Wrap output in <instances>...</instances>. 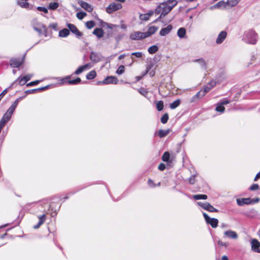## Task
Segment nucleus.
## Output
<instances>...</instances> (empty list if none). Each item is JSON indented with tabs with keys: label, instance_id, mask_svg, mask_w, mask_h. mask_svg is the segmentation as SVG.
<instances>
[{
	"label": "nucleus",
	"instance_id": "obj_1",
	"mask_svg": "<svg viewBox=\"0 0 260 260\" xmlns=\"http://www.w3.org/2000/svg\"><path fill=\"white\" fill-rule=\"evenodd\" d=\"M177 3L173 4L172 5H169L168 3L160 4L155 9V12L157 14H160V16L157 18V20L160 19L162 17L165 16L171 10L176 6Z\"/></svg>",
	"mask_w": 260,
	"mask_h": 260
},
{
	"label": "nucleus",
	"instance_id": "obj_2",
	"mask_svg": "<svg viewBox=\"0 0 260 260\" xmlns=\"http://www.w3.org/2000/svg\"><path fill=\"white\" fill-rule=\"evenodd\" d=\"M242 40L246 43L255 44L257 41V34L254 30L249 29L244 32Z\"/></svg>",
	"mask_w": 260,
	"mask_h": 260
},
{
	"label": "nucleus",
	"instance_id": "obj_3",
	"mask_svg": "<svg viewBox=\"0 0 260 260\" xmlns=\"http://www.w3.org/2000/svg\"><path fill=\"white\" fill-rule=\"evenodd\" d=\"M25 97V95H24L23 96L19 97V98L17 99L13 103V104L8 109L3 117L4 118V119L6 120L9 121L11 119V116L14 112L16 107L17 106L19 102Z\"/></svg>",
	"mask_w": 260,
	"mask_h": 260
},
{
	"label": "nucleus",
	"instance_id": "obj_4",
	"mask_svg": "<svg viewBox=\"0 0 260 260\" xmlns=\"http://www.w3.org/2000/svg\"><path fill=\"white\" fill-rule=\"evenodd\" d=\"M31 24L34 30L37 31L40 35L43 34V31L46 30L45 25L39 22L36 18H34L32 20Z\"/></svg>",
	"mask_w": 260,
	"mask_h": 260
},
{
	"label": "nucleus",
	"instance_id": "obj_5",
	"mask_svg": "<svg viewBox=\"0 0 260 260\" xmlns=\"http://www.w3.org/2000/svg\"><path fill=\"white\" fill-rule=\"evenodd\" d=\"M203 216L206 223L210 224L213 228H215L217 226L218 220L215 218H210L206 213H203Z\"/></svg>",
	"mask_w": 260,
	"mask_h": 260
},
{
	"label": "nucleus",
	"instance_id": "obj_6",
	"mask_svg": "<svg viewBox=\"0 0 260 260\" xmlns=\"http://www.w3.org/2000/svg\"><path fill=\"white\" fill-rule=\"evenodd\" d=\"M122 7L120 4L113 3L110 4L106 8V12L108 14H111L114 12L120 9Z\"/></svg>",
	"mask_w": 260,
	"mask_h": 260
},
{
	"label": "nucleus",
	"instance_id": "obj_7",
	"mask_svg": "<svg viewBox=\"0 0 260 260\" xmlns=\"http://www.w3.org/2000/svg\"><path fill=\"white\" fill-rule=\"evenodd\" d=\"M130 38L133 40H139L146 38L145 32L135 31L132 33L129 36Z\"/></svg>",
	"mask_w": 260,
	"mask_h": 260
},
{
	"label": "nucleus",
	"instance_id": "obj_8",
	"mask_svg": "<svg viewBox=\"0 0 260 260\" xmlns=\"http://www.w3.org/2000/svg\"><path fill=\"white\" fill-rule=\"evenodd\" d=\"M197 204L201 207H202L203 209L205 210H206L209 212H218V210L213 207L211 205H210L209 203L206 202V203H202V202H198Z\"/></svg>",
	"mask_w": 260,
	"mask_h": 260
},
{
	"label": "nucleus",
	"instance_id": "obj_9",
	"mask_svg": "<svg viewBox=\"0 0 260 260\" xmlns=\"http://www.w3.org/2000/svg\"><path fill=\"white\" fill-rule=\"evenodd\" d=\"M67 26L70 31L74 34L78 38H80V37L82 36V33L77 29V27L74 24L68 23Z\"/></svg>",
	"mask_w": 260,
	"mask_h": 260
},
{
	"label": "nucleus",
	"instance_id": "obj_10",
	"mask_svg": "<svg viewBox=\"0 0 260 260\" xmlns=\"http://www.w3.org/2000/svg\"><path fill=\"white\" fill-rule=\"evenodd\" d=\"M70 78V76H67L61 79L62 84H64L65 82H68L69 84L71 85H76L79 83L81 82V79L79 77L77 78L74 80H69Z\"/></svg>",
	"mask_w": 260,
	"mask_h": 260
},
{
	"label": "nucleus",
	"instance_id": "obj_11",
	"mask_svg": "<svg viewBox=\"0 0 260 260\" xmlns=\"http://www.w3.org/2000/svg\"><path fill=\"white\" fill-rule=\"evenodd\" d=\"M23 61V59L12 58L10 61V64L12 68H18L22 64Z\"/></svg>",
	"mask_w": 260,
	"mask_h": 260
},
{
	"label": "nucleus",
	"instance_id": "obj_12",
	"mask_svg": "<svg viewBox=\"0 0 260 260\" xmlns=\"http://www.w3.org/2000/svg\"><path fill=\"white\" fill-rule=\"evenodd\" d=\"M227 36V32L224 31H221L218 35L216 40V43L217 44H221L225 39Z\"/></svg>",
	"mask_w": 260,
	"mask_h": 260
},
{
	"label": "nucleus",
	"instance_id": "obj_13",
	"mask_svg": "<svg viewBox=\"0 0 260 260\" xmlns=\"http://www.w3.org/2000/svg\"><path fill=\"white\" fill-rule=\"evenodd\" d=\"M118 82L117 78L113 76H109L106 78L103 81V84H116Z\"/></svg>",
	"mask_w": 260,
	"mask_h": 260
},
{
	"label": "nucleus",
	"instance_id": "obj_14",
	"mask_svg": "<svg viewBox=\"0 0 260 260\" xmlns=\"http://www.w3.org/2000/svg\"><path fill=\"white\" fill-rule=\"evenodd\" d=\"M101 55L95 52L92 51L90 55V60L94 63L98 62L101 60Z\"/></svg>",
	"mask_w": 260,
	"mask_h": 260
},
{
	"label": "nucleus",
	"instance_id": "obj_15",
	"mask_svg": "<svg viewBox=\"0 0 260 260\" xmlns=\"http://www.w3.org/2000/svg\"><path fill=\"white\" fill-rule=\"evenodd\" d=\"M251 249L255 252H260L259 249L260 247V243L256 239H253L251 242Z\"/></svg>",
	"mask_w": 260,
	"mask_h": 260
},
{
	"label": "nucleus",
	"instance_id": "obj_16",
	"mask_svg": "<svg viewBox=\"0 0 260 260\" xmlns=\"http://www.w3.org/2000/svg\"><path fill=\"white\" fill-rule=\"evenodd\" d=\"M224 235L225 237L232 239H237L238 237L237 234L232 230H228L224 232Z\"/></svg>",
	"mask_w": 260,
	"mask_h": 260
},
{
	"label": "nucleus",
	"instance_id": "obj_17",
	"mask_svg": "<svg viewBox=\"0 0 260 260\" xmlns=\"http://www.w3.org/2000/svg\"><path fill=\"white\" fill-rule=\"evenodd\" d=\"M91 66L89 63L85 64L83 66H80L75 72L74 74L75 75H79L82 73L83 71L89 69L91 68Z\"/></svg>",
	"mask_w": 260,
	"mask_h": 260
},
{
	"label": "nucleus",
	"instance_id": "obj_18",
	"mask_svg": "<svg viewBox=\"0 0 260 260\" xmlns=\"http://www.w3.org/2000/svg\"><path fill=\"white\" fill-rule=\"evenodd\" d=\"M171 132L170 129H167L166 130L159 129L156 132L155 134V136L157 135L159 138H162L167 136Z\"/></svg>",
	"mask_w": 260,
	"mask_h": 260
},
{
	"label": "nucleus",
	"instance_id": "obj_19",
	"mask_svg": "<svg viewBox=\"0 0 260 260\" xmlns=\"http://www.w3.org/2000/svg\"><path fill=\"white\" fill-rule=\"evenodd\" d=\"M28 0H18L16 4L22 8L29 9V4L28 3Z\"/></svg>",
	"mask_w": 260,
	"mask_h": 260
},
{
	"label": "nucleus",
	"instance_id": "obj_20",
	"mask_svg": "<svg viewBox=\"0 0 260 260\" xmlns=\"http://www.w3.org/2000/svg\"><path fill=\"white\" fill-rule=\"evenodd\" d=\"M79 4L82 8L89 12H90L93 10L92 6L85 2L80 1Z\"/></svg>",
	"mask_w": 260,
	"mask_h": 260
},
{
	"label": "nucleus",
	"instance_id": "obj_21",
	"mask_svg": "<svg viewBox=\"0 0 260 260\" xmlns=\"http://www.w3.org/2000/svg\"><path fill=\"white\" fill-rule=\"evenodd\" d=\"M216 84V82L215 81H211L204 88L203 90L204 92V93L206 94L208 92H209L211 89H212Z\"/></svg>",
	"mask_w": 260,
	"mask_h": 260
},
{
	"label": "nucleus",
	"instance_id": "obj_22",
	"mask_svg": "<svg viewBox=\"0 0 260 260\" xmlns=\"http://www.w3.org/2000/svg\"><path fill=\"white\" fill-rule=\"evenodd\" d=\"M193 62L199 63L203 69L206 70L207 69V62L203 58L194 59L193 60Z\"/></svg>",
	"mask_w": 260,
	"mask_h": 260
},
{
	"label": "nucleus",
	"instance_id": "obj_23",
	"mask_svg": "<svg viewBox=\"0 0 260 260\" xmlns=\"http://www.w3.org/2000/svg\"><path fill=\"white\" fill-rule=\"evenodd\" d=\"M39 219V222L37 224L34 226L35 229H38L41 225H42L45 221L46 218L45 214H43L38 216Z\"/></svg>",
	"mask_w": 260,
	"mask_h": 260
},
{
	"label": "nucleus",
	"instance_id": "obj_24",
	"mask_svg": "<svg viewBox=\"0 0 260 260\" xmlns=\"http://www.w3.org/2000/svg\"><path fill=\"white\" fill-rule=\"evenodd\" d=\"M48 87H49V86L48 85V86H44L43 87H40V88H36V89H29V90H26L25 93L27 94H34V93H36V92L38 91H42V90H46V89H48Z\"/></svg>",
	"mask_w": 260,
	"mask_h": 260
},
{
	"label": "nucleus",
	"instance_id": "obj_25",
	"mask_svg": "<svg viewBox=\"0 0 260 260\" xmlns=\"http://www.w3.org/2000/svg\"><path fill=\"white\" fill-rule=\"evenodd\" d=\"M154 12L153 11H150L147 13L144 14H140L139 18L141 20L147 21L149 20V17L153 15Z\"/></svg>",
	"mask_w": 260,
	"mask_h": 260
},
{
	"label": "nucleus",
	"instance_id": "obj_26",
	"mask_svg": "<svg viewBox=\"0 0 260 260\" xmlns=\"http://www.w3.org/2000/svg\"><path fill=\"white\" fill-rule=\"evenodd\" d=\"M172 29L171 25H168L166 27L161 29L159 32V34L161 36H165L168 34Z\"/></svg>",
	"mask_w": 260,
	"mask_h": 260
},
{
	"label": "nucleus",
	"instance_id": "obj_27",
	"mask_svg": "<svg viewBox=\"0 0 260 260\" xmlns=\"http://www.w3.org/2000/svg\"><path fill=\"white\" fill-rule=\"evenodd\" d=\"M237 203L239 206H242L244 204H249L251 203L250 198H243L237 199Z\"/></svg>",
	"mask_w": 260,
	"mask_h": 260
},
{
	"label": "nucleus",
	"instance_id": "obj_28",
	"mask_svg": "<svg viewBox=\"0 0 260 260\" xmlns=\"http://www.w3.org/2000/svg\"><path fill=\"white\" fill-rule=\"evenodd\" d=\"M157 30V28L154 26L149 27L148 30L146 32H145L146 37H149L152 35L154 34Z\"/></svg>",
	"mask_w": 260,
	"mask_h": 260
},
{
	"label": "nucleus",
	"instance_id": "obj_29",
	"mask_svg": "<svg viewBox=\"0 0 260 260\" xmlns=\"http://www.w3.org/2000/svg\"><path fill=\"white\" fill-rule=\"evenodd\" d=\"M177 36L181 39L186 37V29L184 27L180 28L177 31Z\"/></svg>",
	"mask_w": 260,
	"mask_h": 260
},
{
	"label": "nucleus",
	"instance_id": "obj_30",
	"mask_svg": "<svg viewBox=\"0 0 260 260\" xmlns=\"http://www.w3.org/2000/svg\"><path fill=\"white\" fill-rule=\"evenodd\" d=\"M93 34L98 38H101L103 36L104 32L102 28H96L93 30Z\"/></svg>",
	"mask_w": 260,
	"mask_h": 260
},
{
	"label": "nucleus",
	"instance_id": "obj_31",
	"mask_svg": "<svg viewBox=\"0 0 260 260\" xmlns=\"http://www.w3.org/2000/svg\"><path fill=\"white\" fill-rule=\"evenodd\" d=\"M70 34V30L67 28H63L59 32V36L60 37L65 38Z\"/></svg>",
	"mask_w": 260,
	"mask_h": 260
},
{
	"label": "nucleus",
	"instance_id": "obj_32",
	"mask_svg": "<svg viewBox=\"0 0 260 260\" xmlns=\"http://www.w3.org/2000/svg\"><path fill=\"white\" fill-rule=\"evenodd\" d=\"M240 0H228L226 1L227 6L228 7L229 6L231 8L233 7L236 6L240 2Z\"/></svg>",
	"mask_w": 260,
	"mask_h": 260
},
{
	"label": "nucleus",
	"instance_id": "obj_33",
	"mask_svg": "<svg viewBox=\"0 0 260 260\" xmlns=\"http://www.w3.org/2000/svg\"><path fill=\"white\" fill-rule=\"evenodd\" d=\"M96 76V72L94 70H92L89 72L86 75V79L88 80H91L94 79Z\"/></svg>",
	"mask_w": 260,
	"mask_h": 260
},
{
	"label": "nucleus",
	"instance_id": "obj_34",
	"mask_svg": "<svg viewBox=\"0 0 260 260\" xmlns=\"http://www.w3.org/2000/svg\"><path fill=\"white\" fill-rule=\"evenodd\" d=\"M217 5L219 9H228L227 2L223 1H219L217 3Z\"/></svg>",
	"mask_w": 260,
	"mask_h": 260
},
{
	"label": "nucleus",
	"instance_id": "obj_35",
	"mask_svg": "<svg viewBox=\"0 0 260 260\" xmlns=\"http://www.w3.org/2000/svg\"><path fill=\"white\" fill-rule=\"evenodd\" d=\"M180 104V100L179 99H177L172 103H171L170 105V107L172 109H174L176 108L177 107L179 106Z\"/></svg>",
	"mask_w": 260,
	"mask_h": 260
},
{
	"label": "nucleus",
	"instance_id": "obj_36",
	"mask_svg": "<svg viewBox=\"0 0 260 260\" xmlns=\"http://www.w3.org/2000/svg\"><path fill=\"white\" fill-rule=\"evenodd\" d=\"M158 50V48L157 46L153 45L148 48V51L150 54H154L156 53Z\"/></svg>",
	"mask_w": 260,
	"mask_h": 260
},
{
	"label": "nucleus",
	"instance_id": "obj_37",
	"mask_svg": "<svg viewBox=\"0 0 260 260\" xmlns=\"http://www.w3.org/2000/svg\"><path fill=\"white\" fill-rule=\"evenodd\" d=\"M193 198L196 200H206L207 196L206 194H196L193 196Z\"/></svg>",
	"mask_w": 260,
	"mask_h": 260
},
{
	"label": "nucleus",
	"instance_id": "obj_38",
	"mask_svg": "<svg viewBox=\"0 0 260 260\" xmlns=\"http://www.w3.org/2000/svg\"><path fill=\"white\" fill-rule=\"evenodd\" d=\"M170 155L169 152L166 151L164 152L162 156V160L165 162H168L169 161Z\"/></svg>",
	"mask_w": 260,
	"mask_h": 260
},
{
	"label": "nucleus",
	"instance_id": "obj_39",
	"mask_svg": "<svg viewBox=\"0 0 260 260\" xmlns=\"http://www.w3.org/2000/svg\"><path fill=\"white\" fill-rule=\"evenodd\" d=\"M215 110L218 112L223 113L225 110V108L220 103H218L216 105Z\"/></svg>",
	"mask_w": 260,
	"mask_h": 260
},
{
	"label": "nucleus",
	"instance_id": "obj_40",
	"mask_svg": "<svg viewBox=\"0 0 260 260\" xmlns=\"http://www.w3.org/2000/svg\"><path fill=\"white\" fill-rule=\"evenodd\" d=\"M138 91L142 95L144 96L145 97L147 96V95L148 94V91L147 89L144 88H140L139 89H138Z\"/></svg>",
	"mask_w": 260,
	"mask_h": 260
},
{
	"label": "nucleus",
	"instance_id": "obj_41",
	"mask_svg": "<svg viewBox=\"0 0 260 260\" xmlns=\"http://www.w3.org/2000/svg\"><path fill=\"white\" fill-rule=\"evenodd\" d=\"M156 108L158 111H161L164 108V102L162 101H159L156 103Z\"/></svg>",
	"mask_w": 260,
	"mask_h": 260
},
{
	"label": "nucleus",
	"instance_id": "obj_42",
	"mask_svg": "<svg viewBox=\"0 0 260 260\" xmlns=\"http://www.w3.org/2000/svg\"><path fill=\"white\" fill-rule=\"evenodd\" d=\"M169 119V116L168 113H165L162 115V116L161 117L160 121L163 124H165L167 122Z\"/></svg>",
	"mask_w": 260,
	"mask_h": 260
},
{
	"label": "nucleus",
	"instance_id": "obj_43",
	"mask_svg": "<svg viewBox=\"0 0 260 260\" xmlns=\"http://www.w3.org/2000/svg\"><path fill=\"white\" fill-rule=\"evenodd\" d=\"M58 6L59 4L57 3H51L49 4V8L51 10H55L58 7Z\"/></svg>",
	"mask_w": 260,
	"mask_h": 260
},
{
	"label": "nucleus",
	"instance_id": "obj_44",
	"mask_svg": "<svg viewBox=\"0 0 260 260\" xmlns=\"http://www.w3.org/2000/svg\"><path fill=\"white\" fill-rule=\"evenodd\" d=\"M86 16V13L84 12H78L76 14V17L80 20H82L83 18Z\"/></svg>",
	"mask_w": 260,
	"mask_h": 260
},
{
	"label": "nucleus",
	"instance_id": "obj_45",
	"mask_svg": "<svg viewBox=\"0 0 260 260\" xmlns=\"http://www.w3.org/2000/svg\"><path fill=\"white\" fill-rule=\"evenodd\" d=\"M95 25V22L93 21H89L86 23V26L88 29H91Z\"/></svg>",
	"mask_w": 260,
	"mask_h": 260
},
{
	"label": "nucleus",
	"instance_id": "obj_46",
	"mask_svg": "<svg viewBox=\"0 0 260 260\" xmlns=\"http://www.w3.org/2000/svg\"><path fill=\"white\" fill-rule=\"evenodd\" d=\"M206 94L204 93V92L203 90L199 91L196 94H195V97H197L198 100L201 99Z\"/></svg>",
	"mask_w": 260,
	"mask_h": 260
},
{
	"label": "nucleus",
	"instance_id": "obj_47",
	"mask_svg": "<svg viewBox=\"0 0 260 260\" xmlns=\"http://www.w3.org/2000/svg\"><path fill=\"white\" fill-rule=\"evenodd\" d=\"M124 72V67L122 65L119 66L118 70L116 71L117 74L121 75Z\"/></svg>",
	"mask_w": 260,
	"mask_h": 260
},
{
	"label": "nucleus",
	"instance_id": "obj_48",
	"mask_svg": "<svg viewBox=\"0 0 260 260\" xmlns=\"http://www.w3.org/2000/svg\"><path fill=\"white\" fill-rule=\"evenodd\" d=\"M196 175H193L190 177V178L188 179V182L190 184H193L195 183V178H196Z\"/></svg>",
	"mask_w": 260,
	"mask_h": 260
},
{
	"label": "nucleus",
	"instance_id": "obj_49",
	"mask_svg": "<svg viewBox=\"0 0 260 260\" xmlns=\"http://www.w3.org/2000/svg\"><path fill=\"white\" fill-rule=\"evenodd\" d=\"M40 82V80H36L34 81L30 82L26 84V86L29 87V86L36 85L38 84Z\"/></svg>",
	"mask_w": 260,
	"mask_h": 260
},
{
	"label": "nucleus",
	"instance_id": "obj_50",
	"mask_svg": "<svg viewBox=\"0 0 260 260\" xmlns=\"http://www.w3.org/2000/svg\"><path fill=\"white\" fill-rule=\"evenodd\" d=\"M217 244H218V245H219L220 246L227 247L229 245V243H228L223 242L221 240H218V242H217Z\"/></svg>",
	"mask_w": 260,
	"mask_h": 260
},
{
	"label": "nucleus",
	"instance_id": "obj_51",
	"mask_svg": "<svg viewBox=\"0 0 260 260\" xmlns=\"http://www.w3.org/2000/svg\"><path fill=\"white\" fill-rule=\"evenodd\" d=\"M37 10L40 11H42L43 12H44L45 13H48V10L47 9H46V8L45 7H38L37 8Z\"/></svg>",
	"mask_w": 260,
	"mask_h": 260
},
{
	"label": "nucleus",
	"instance_id": "obj_52",
	"mask_svg": "<svg viewBox=\"0 0 260 260\" xmlns=\"http://www.w3.org/2000/svg\"><path fill=\"white\" fill-rule=\"evenodd\" d=\"M258 187H259V186H258V184H253L250 186V189L251 190H255L257 189L258 188Z\"/></svg>",
	"mask_w": 260,
	"mask_h": 260
},
{
	"label": "nucleus",
	"instance_id": "obj_53",
	"mask_svg": "<svg viewBox=\"0 0 260 260\" xmlns=\"http://www.w3.org/2000/svg\"><path fill=\"white\" fill-rule=\"evenodd\" d=\"M132 55H134L138 58H140L142 56V53L140 52H133L132 53Z\"/></svg>",
	"mask_w": 260,
	"mask_h": 260
},
{
	"label": "nucleus",
	"instance_id": "obj_54",
	"mask_svg": "<svg viewBox=\"0 0 260 260\" xmlns=\"http://www.w3.org/2000/svg\"><path fill=\"white\" fill-rule=\"evenodd\" d=\"M148 184L149 185V186L150 187H154L155 186V183L153 182V181L150 179H149L148 180Z\"/></svg>",
	"mask_w": 260,
	"mask_h": 260
},
{
	"label": "nucleus",
	"instance_id": "obj_55",
	"mask_svg": "<svg viewBox=\"0 0 260 260\" xmlns=\"http://www.w3.org/2000/svg\"><path fill=\"white\" fill-rule=\"evenodd\" d=\"M18 80L19 81V84L21 85H24L27 82V81H25V79L23 77L21 79L19 78Z\"/></svg>",
	"mask_w": 260,
	"mask_h": 260
},
{
	"label": "nucleus",
	"instance_id": "obj_56",
	"mask_svg": "<svg viewBox=\"0 0 260 260\" xmlns=\"http://www.w3.org/2000/svg\"><path fill=\"white\" fill-rule=\"evenodd\" d=\"M32 74H28L23 77V78L25 79V81H28L32 77Z\"/></svg>",
	"mask_w": 260,
	"mask_h": 260
},
{
	"label": "nucleus",
	"instance_id": "obj_57",
	"mask_svg": "<svg viewBox=\"0 0 260 260\" xmlns=\"http://www.w3.org/2000/svg\"><path fill=\"white\" fill-rule=\"evenodd\" d=\"M158 168L159 170L163 171L165 169L166 166L163 163H161L159 165Z\"/></svg>",
	"mask_w": 260,
	"mask_h": 260
},
{
	"label": "nucleus",
	"instance_id": "obj_58",
	"mask_svg": "<svg viewBox=\"0 0 260 260\" xmlns=\"http://www.w3.org/2000/svg\"><path fill=\"white\" fill-rule=\"evenodd\" d=\"M13 84H12L11 86H9V88L5 89L1 93V94L4 96L7 92H8V89L9 88H11L12 86H13Z\"/></svg>",
	"mask_w": 260,
	"mask_h": 260
},
{
	"label": "nucleus",
	"instance_id": "obj_59",
	"mask_svg": "<svg viewBox=\"0 0 260 260\" xmlns=\"http://www.w3.org/2000/svg\"><path fill=\"white\" fill-rule=\"evenodd\" d=\"M230 103V101L229 100H223V101H222L221 102L219 103L221 105H222V106L224 105H226V104H228Z\"/></svg>",
	"mask_w": 260,
	"mask_h": 260
},
{
	"label": "nucleus",
	"instance_id": "obj_60",
	"mask_svg": "<svg viewBox=\"0 0 260 260\" xmlns=\"http://www.w3.org/2000/svg\"><path fill=\"white\" fill-rule=\"evenodd\" d=\"M209 9L210 10H213L214 9H219V7L217 5V3L215 5L210 7Z\"/></svg>",
	"mask_w": 260,
	"mask_h": 260
},
{
	"label": "nucleus",
	"instance_id": "obj_61",
	"mask_svg": "<svg viewBox=\"0 0 260 260\" xmlns=\"http://www.w3.org/2000/svg\"><path fill=\"white\" fill-rule=\"evenodd\" d=\"M175 3H177L176 0H168L167 2L165 3H168L169 5H172L173 4H175Z\"/></svg>",
	"mask_w": 260,
	"mask_h": 260
},
{
	"label": "nucleus",
	"instance_id": "obj_62",
	"mask_svg": "<svg viewBox=\"0 0 260 260\" xmlns=\"http://www.w3.org/2000/svg\"><path fill=\"white\" fill-rule=\"evenodd\" d=\"M256 57L255 55H252L251 57V62L248 64V66H249L250 64H251L253 62H254L256 60Z\"/></svg>",
	"mask_w": 260,
	"mask_h": 260
},
{
	"label": "nucleus",
	"instance_id": "obj_63",
	"mask_svg": "<svg viewBox=\"0 0 260 260\" xmlns=\"http://www.w3.org/2000/svg\"><path fill=\"white\" fill-rule=\"evenodd\" d=\"M198 100L197 98V97H195V95H194L190 100V103H193V102H195L197 100Z\"/></svg>",
	"mask_w": 260,
	"mask_h": 260
},
{
	"label": "nucleus",
	"instance_id": "obj_64",
	"mask_svg": "<svg viewBox=\"0 0 260 260\" xmlns=\"http://www.w3.org/2000/svg\"><path fill=\"white\" fill-rule=\"evenodd\" d=\"M259 178H260V172H259V173H258L256 175V176H255V178H254V181H257V179H259Z\"/></svg>",
	"mask_w": 260,
	"mask_h": 260
}]
</instances>
